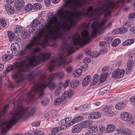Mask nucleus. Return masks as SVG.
Listing matches in <instances>:
<instances>
[{
  "instance_id": "nucleus-62",
  "label": "nucleus",
  "mask_w": 135,
  "mask_h": 135,
  "mask_svg": "<svg viewBox=\"0 0 135 135\" xmlns=\"http://www.w3.org/2000/svg\"><path fill=\"white\" fill-rule=\"evenodd\" d=\"M135 17V13H132L129 15V18H133Z\"/></svg>"
},
{
  "instance_id": "nucleus-50",
  "label": "nucleus",
  "mask_w": 135,
  "mask_h": 135,
  "mask_svg": "<svg viewBox=\"0 0 135 135\" xmlns=\"http://www.w3.org/2000/svg\"><path fill=\"white\" fill-rule=\"evenodd\" d=\"M49 103V100L48 99L44 100L41 102V105L43 106L47 105Z\"/></svg>"
},
{
  "instance_id": "nucleus-54",
  "label": "nucleus",
  "mask_w": 135,
  "mask_h": 135,
  "mask_svg": "<svg viewBox=\"0 0 135 135\" xmlns=\"http://www.w3.org/2000/svg\"><path fill=\"white\" fill-rule=\"evenodd\" d=\"M93 83H91V85H95L97 82L98 80V78H93Z\"/></svg>"
},
{
  "instance_id": "nucleus-7",
  "label": "nucleus",
  "mask_w": 135,
  "mask_h": 135,
  "mask_svg": "<svg viewBox=\"0 0 135 135\" xmlns=\"http://www.w3.org/2000/svg\"><path fill=\"white\" fill-rule=\"evenodd\" d=\"M60 58L57 60H52L49 63L48 67L50 71H52L55 66L56 62L60 66L64 67L65 65H68L71 62L68 61L67 59L62 54L60 55Z\"/></svg>"
},
{
  "instance_id": "nucleus-21",
  "label": "nucleus",
  "mask_w": 135,
  "mask_h": 135,
  "mask_svg": "<svg viewBox=\"0 0 135 135\" xmlns=\"http://www.w3.org/2000/svg\"><path fill=\"white\" fill-rule=\"evenodd\" d=\"M115 107L117 109L122 110L126 107V105L124 103L119 102L115 105Z\"/></svg>"
},
{
  "instance_id": "nucleus-59",
  "label": "nucleus",
  "mask_w": 135,
  "mask_h": 135,
  "mask_svg": "<svg viewBox=\"0 0 135 135\" xmlns=\"http://www.w3.org/2000/svg\"><path fill=\"white\" fill-rule=\"evenodd\" d=\"M127 31V29L123 27L120 29L119 32L121 33H125Z\"/></svg>"
},
{
  "instance_id": "nucleus-15",
  "label": "nucleus",
  "mask_w": 135,
  "mask_h": 135,
  "mask_svg": "<svg viewBox=\"0 0 135 135\" xmlns=\"http://www.w3.org/2000/svg\"><path fill=\"white\" fill-rule=\"evenodd\" d=\"M120 116V118L123 120L127 122L131 120L132 119L131 114L125 112H122Z\"/></svg>"
},
{
  "instance_id": "nucleus-39",
  "label": "nucleus",
  "mask_w": 135,
  "mask_h": 135,
  "mask_svg": "<svg viewBox=\"0 0 135 135\" xmlns=\"http://www.w3.org/2000/svg\"><path fill=\"white\" fill-rule=\"evenodd\" d=\"M32 8V5L31 4H27L25 7V10L29 11H30Z\"/></svg>"
},
{
  "instance_id": "nucleus-38",
  "label": "nucleus",
  "mask_w": 135,
  "mask_h": 135,
  "mask_svg": "<svg viewBox=\"0 0 135 135\" xmlns=\"http://www.w3.org/2000/svg\"><path fill=\"white\" fill-rule=\"evenodd\" d=\"M0 24L3 27H5L7 25L6 21L4 19H0Z\"/></svg>"
},
{
  "instance_id": "nucleus-17",
  "label": "nucleus",
  "mask_w": 135,
  "mask_h": 135,
  "mask_svg": "<svg viewBox=\"0 0 135 135\" xmlns=\"http://www.w3.org/2000/svg\"><path fill=\"white\" fill-rule=\"evenodd\" d=\"M14 6L16 8L23 7L25 4V2L23 0H15L14 2Z\"/></svg>"
},
{
  "instance_id": "nucleus-30",
  "label": "nucleus",
  "mask_w": 135,
  "mask_h": 135,
  "mask_svg": "<svg viewBox=\"0 0 135 135\" xmlns=\"http://www.w3.org/2000/svg\"><path fill=\"white\" fill-rule=\"evenodd\" d=\"M83 127H73L71 129V132L73 133H78L80 131Z\"/></svg>"
},
{
  "instance_id": "nucleus-51",
  "label": "nucleus",
  "mask_w": 135,
  "mask_h": 135,
  "mask_svg": "<svg viewBox=\"0 0 135 135\" xmlns=\"http://www.w3.org/2000/svg\"><path fill=\"white\" fill-rule=\"evenodd\" d=\"M124 133L126 135H129L131 134V131L130 130L126 128Z\"/></svg>"
},
{
  "instance_id": "nucleus-48",
  "label": "nucleus",
  "mask_w": 135,
  "mask_h": 135,
  "mask_svg": "<svg viewBox=\"0 0 135 135\" xmlns=\"http://www.w3.org/2000/svg\"><path fill=\"white\" fill-rule=\"evenodd\" d=\"M34 132V135H45L44 132L41 131H35Z\"/></svg>"
},
{
  "instance_id": "nucleus-6",
  "label": "nucleus",
  "mask_w": 135,
  "mask_h": 135,
  "mask_svg": "<svg viewBox=\"0 0 135 135\" xmlns=\"http://www.w3.org/2000/svg\"><path fill=\"white\" fill-rule=\"evenodd\" d=\"M107 22L106 20L101 21L100 23L97 21H95L91 25L92 28V35L93 36H96L98 33H100L105 28H109L112 25V23L109 22L107 25L104 26V25Z\"/></svg>"
},
{
  "instance_id": "nucleus-28",
  "label": "nucleus",
  "mask_w": 135,
  "mask_h": 135,
  "mask_svg": "<svg viewBox=\"0 0 135 135\" xmlns=\"http://www.w3.org/2000/svg\"><path fill=\"white\" fill-rule=\"evenodd\" d=\"M79 81L76 80H72L70 83V86L71 88H74L77 86L79 83Z\"/></svg>"
},
{
  "instance_id": "nucleus-24",
  "label": "nucleus",
  "mask_w": 135,
  "mask_h": 135,
  "mask_svg": "<svg viewBox=\"0 0 135 135\" xmlns=\"http://www.w3.org/2000/svg\"><path fill=\"white\" fill-rule=\"evenodd\" d=\"M21 36L23 38H26L30 36L27 30H23L21 32Z\"/></svg>"
},
{
  "instance_id": "nucleus-41",
  "label": "nucleus",
  "mask_w": 135,
  "mask_h": 135,
  "mask_svg": "<svg viewBox=\"0 0 135 135\" xmlns=\"http://www.w3.org/2000/svg\"><path fill=\"white\" fill-rule=\"evenodd\" d=\"M41 7V6L39 3H36L33 4V8L36 10L40 9Z\"/></svg>"
},
{
  "instance_id": "nucleus-42",
  "label": "nucleus",
  "mask_w": 135,
  "mask_h": 135,
  "mask_svg": "<svg viewBox=\"0 0 135 135\" xmlns=\"http://www.w3.org/2000/svg\"><path fill=\"white\" fill-rule=\"evenodd\" d=\"M6 128H4L1 131V134L3 135L6 133L8 131L11 127H6Z\"/></svg>"
},
{
  "instance_id": "nucleus-9",
  "label": "nucleus",
  "mask_w": 135,
  "mask_h": 135,
  "mask_svg": "<svg viewBox=\"0 0 135 135\" xmlns=\"http://www.w3.org/2000/svg\"><path fill=\"white\" fill-rule=\"evenodd\" d=\"M114 109V106L110 105L103 108L102 109V110L105 112L108 116L112 117L114 115L115 113V112L113 110Z\"/></svg>"
},
{
  "instance_id": "nucleus-12",
  "label": "nucleus",
  "mask_w": 135,
  "mask_h": 135,
  "mask_svg": "<svg viewBox=\"0 0 135 135\" xmlns=\"http://www.w3.org/2000/svg\"><path fill=\"white\" fill-rule=\"evenodd\" d=\"M11 48L12 53L16 55L18 53L20 47L17 43L15 42L11 44Z\"/></svg>"
},
{
  "instance_id": "nucleus-19",
  "label": "nucleus",
  "mask_w": 135,
  "mask_h": 135,
  "mask_svg": "<svg viewBox=\"0 0 135 135\" xmlns=\"http://www.w3.org/2000/svg\"><path fill=\"white\" fill-rule=\"evenodd\" d=\"M101 115V114L99 112H95L89 114V117L91 119H97L100 118Z\"/></svg>"
},
{
  "instance_id": "nucleus-37",
  "label": "nucleus",
  "mask_w": 135,
  "mask_h": 135,
  "mask_svg": "<svg viewBox=\"0 0 135 135\" xmlns=\"http://www.w3.org/2000/svg\"><path fill=\"white\" fill-rule=\"evenodd\" d=\"M113 39V38L111 37H106L105 38V43H107L108 44H110L111 43Z\"/></svg>"
},
{
  "instance_id": "nucleus-4",
  "label": "nucleus",
  "mask_w": 135,
  "mask_h": 135,
  "mask_svg": "<svg viewBox=\"0 0 135 135\" xmlns=\"http://www.w3.org/2000/svg\"><path fill=\"white\" fill-rule=\"evenodd\" d=\"M51 56L49 53L43 54L41 57L33 55L31 56L30 59V62L26 60H21L19 63L15 62L13 66L15 69L18 70L13 75L14 79L18 83H20L24 79L25 75L22 72L28 71L31 66H35L38 65L41 61H44L48 59Z\"/></svg>"
},
{
  "instance_id": "nucleus-47",
  "label": "nucleus",
  "mask_w": 135,
  "mask_h": 135,
  "mask_svg": "<svg viewBox=\"0 0 135 135\" xmlns=\"http://www.w3.org/2000/svg\"><path fill=\"white\" fill-rule=\"evenodd\" d=\"M40 122L39 121H35L32 122L31 125L33 127H36L40 126Z\"/></svg>"
},
{
  "instance_id": "nucleus-16",
  "label": "nucleus",
  "mask_w": 135,
  "mask_h": 135,
  "mask_svg": "<svg viewBox=\"0 0 135 135\" xmlns=\"http://www.w3.org/2000/svg\"><path fill=\"white\" fill-rule=\"evenodd\" d=\"M93 122L91 120H87L83 121L78 125L80 127H95V126L92 125Z\"/></svg>"
},
{
  "instance_id": "nucleus-3",
  "label": "nucleus",
  "mask_w": 135,
  "mask_h": 135,
  "mask_svg": "<svg viewBox=\"0 0 135 135\" xmlns=\"http://www.w3.org/2000/svg\"><path fill=\"white\" fill-rule=\"evenodd\" d=\"M36 95H37L36 93H34L32 89L25 96L21 94L17 101V108L13 109L11 112V117L13 119L7 122L1 120L0 127H2L5 125L6 126V127H12L21 118L25 119L27 115H32L35 114L36 110L35 107L23 108L22 105V102L23 101L26 102H30L34 99Z\"/></svg>"
},
{
  "instance_id": "nucleus-35",
  "label": "nucleus",
  "mask_w": 135,
  "mask_h": 135,
  "mask_svg": "<svg viewBox=\"0 0 135 135\" xmlns=\"http://www.w3.org/2000/svg\"><path fill=\"white\" fill-rule=\"evenodd\" d=\"M79 108L81 110H86L88 109V105L86 104L81 105L80 106Z\"/></svg>"
},
{
  "instance_id": "nucleus-31",
  "label": "nucleus",
  "mask_w": 135,
  "mask_h": 135,
  "mask_svg": "<svg viewBox=\"0 0 135 135\" xmlns=\"http://www.w3.org/2000/svg\"><path fill=\"white\" fill-rule=\"evenodd\" d=\"M120 40L118 38L114 40L112 44V46L113 47H116L120 42Z\"/></svg>"
},
{
  "instance_id": "nucleus-63",
  "label": "nucleus",
  "mask_w": 135,
  "mask_h": 135,
  "mask_svg": "<svg viewBox=\"0 0 135 135\" xmlns=\"http://www.w3.org/2000/svg\"><path fill=\"white\" fill-rule=\"evenodd\" d=\"M134 55V53L133 52H130L129 53V56L130 58H132Z\"/></svg>"
},
{
  "instance_id": "nucleus-33",
  "label": "nucleus",
  "mask_w": 135,
  "mask_h": 135,
  "mask_svg": "<svg viewBox=\"0 0 135 135\" xmlns=\"http://www.w3.org/2000/svg\"><path fill=\"white\" fill-rule=\"evenodd\" d=\"M22 29L21 26H16L15 27L14 29V32L15 33H20Z\"/></svg>"
},
{
  "instance_id": "nucleus-1",
  "label": "nucleus",
  "mask_w": 135,
  "mask_h": 135,
  "mask_svg": "<svg viewBox=\"0 0 135 135\" xmlns=\"http://www.w3.org/2000/svg\"><path fill=\"white\" fill-rule=\"evenodd\" d=\"M39 32L38 35L34 37L25 46L24 49L21 50L19 53L20 56L23 55L30 53L39 52L40 49L39 48L33 49V47L36 44L40 45L42 47H45L48 44V39L44 36L46 30L49 34H51L54 36V43L51 46H55L57 45L56 40L60 39L62 41L61 48L63 50L66 49L68 51L67 54L69 55L73 52V49L76 45V33L73 36L72 40L73 44H70L67 46V40L63 33L58 27L55 29L52 27L51 25L49 23L46 24L44 27L39 28Z\"/></svg>"
},
{
  "instance_id": "nucleus-34",
  "label": "nucleus",
  "mask_w": 135,
  "mask_h": 135,
  "mask_svg": "<svg viewBox=\"0 0 135 135\" xmlns=\"http://www.w3.org/2000/svg\"><path fill=\"white\" fill-rule=\"evenodd\" d=\"M84 118L83 116H77L73 119L74 120L75 123L78 122H79L82 120Z\"/></svg>"
},
{
  "instance_id": "nucleus-61",
  "label": "nucleus",
  "mask_w": 135,
  "mask_h": 135,
  "mask_svg": "<svg viewBox=\"0 0 135 135\" xmlns=\"http://www.w3.org/2000/svg\"><path fill=\"white\" fill-rule=\"evenodd\" d=\"M67 127H65V128H64V127H63V128H62V127H55L54 128H55V129H56V132H57L58 131H59L62 129H64L66 128Z\"/></svg>"
},
{
  "instance_id": "nucleus-25",
  "label": "nucleus",
  "mask_w": 135,
  "mask_h": 135,
  "mask_svg": "<svg viewBox=\"0 0 135 135\" xmlns=\"http://www.w3.org/2000/svg\"><path fill=\"white\" fill-rule=\"evenodd\" d=\"M98 129V127H88V135H95L94 134H91V133H94Z\"/></svg>"
},
{
  "instance_id": "nucleus-53",
  "label": "nucleus",
  "mask_w": 135,
  "mask_h": 135,
  "mask_svg": "<svg viewBox=\"0 0 135 135\" xmlns=\"http://www.w3.org/2000/svg\"><path fill=\"white\" fill-rule=\"evenodd\" d=\"M13 68V66L12 65H9L6 69L7 72H9L12 70Z\"/></svg>"
},
{
  "instance_id": "nucleus-40",
  "label": "nucleus",
  "mask_w": 135,
  "mask_h": 135,
  "mask_svg": "<svg viewBox=\"0 0 135 135\" xmlns=\"http://www.w3.org/2000/svg\"><path fill=\"white\" fill-rule=\"evenodd\" d=\"M126 128L124 127H119L116 129V131H118L120 133H124Z\"/></svg>"
},
{
  "instance_id": "nucleus-22",
  "label": "nucleus",
  "mask_w": 135,
  "mask_h": 135,
  "mask_svg": "<svg viewBox=\"0 0 135 135\" xmlns=\"http://www.w3.org/2000/svg\"><path fill=\"white\" fill-rule=\"evenodd\" d=\"M108 74V73L106 71L101 73L100 78V81L101 83H103L104 81L105 80L107 79V76Z\"/></svg>"
},
{
  "instance_id": "nucleus-56",
  "label": "nucleus",
  "mask_w": 135,
  "mask_h": 135,
  "mask_svg": "<svg viewBox=\"0 0 135 135\" xmlns=\"http://www.w3.org/2000/svg\"><path fill=\"white\" fill-rule=\"evenodd\" d=\"M73 70L72 67L71 66H68L66 69V71L68 73L70 72Z\"/></svg>"
},
{
  "instance_id": "nucleus-11",
  "label": "nucleus",
  "mask_w": 135,
  "mask_h": 135,
  "mask_svg": "<svg viewBox=\"0 0 135 135\" xmlns=\"http://www.w3.org/2000/svg\"><path fill=\"white\" fill-rule=\"evenodd\" d=\"M124 74L123 70L116 69L112 73V77L116 79L122 77Z\"/></svg>"
},
{
  "instance_id": "nucleus-45",
  "label": "nucleus",
  "mask_w": 135,
  "mask_h": 135,
  "mask_svg": "<svg viewBox=\"0 0 135 135\" xmlns=\"http://www.w3.org/2000/svg\"><path fill=\"white\" fill-rule=\"evenodd\" d=\"M61 86H59L58 88L54 92V94L56 96H57L59 94L60 91L62 88Z\"/></svg>"
},
{
  "instance_id": "nucleus-27",
  "label": "nucleus",
  "mask_w": 135,
  "mask_h": 135,
  "mask_svg": "<svg viewBox=\"0 0 135 135\" xmlns=\"http://www.w3.org/2000/svg\"><path fill=\"white\" fill-rule=\"evenodd\" d=\"M134 41V40L133 39H128L123 42L122 44L124 46L130 45L133 44Z\"/></svg>"
},
{
  "instance_id": "nucleus-23",
  "label": "nucleus",
  "mask_w": 135,
  "mask_h": 135,
  "mask_svg": "<svg viewBox=\"0 0 135 135\" xmlns=\"http://www.w3.org/2000/svg\"><path fill=\"white\" fill-rule=\"evenodd\" d=\"M127 69L129 70H131L134 66V61L133 60H129L127 62Z\"/></svg>"
},
{
  "instance_id": "nucleus-44",
  "label": "nucleus",
  "mask_w": 135,
  "mask_h": 135,
  "mask_svg": "<svg viewBox=\"0 0 135 135\" xmlns=\"http://www.w3.org/2000/svg\"><path fill=\"white\" fill-rule=\"evenodd\" d=\"M27 77L28 79L30 80H31L34 77V75L32 73H28L27 75Z\"/></svg>"
},
{
  "instance_id": "nucleus-5",
  "label": "nucleus",
  "mask_w": 135,
  "mask_h": 135,
  "mask_svg": "<svg viewBox=\"0 0 135 135\" xmlns=\"http://www.w3.org/2000/svg\"><path fill=\"white\" fill-rule=\"evenodd\" d=\"M40 82L42 83H38L35 84L32 89L34 93L37 94L38 97L41 98L44 96V89L48 86L50 90H53L56 86L55 83L54 82L51 81L52 80H49V77L47 79L46 76L42 74L41 76L40 79Z\"/></svg>"
},
{
  "instance_id": "nucleus-46",
  "label": "nucleus",
  "mask_w": 135,
  "mask_h": 135,
  "mask_svg": "<svg viewBox=\"0 0 135 135\" xmlns=\"http://www.w3.org/2000/svg\"><path fill=\"white\" fill-rule=\"evenodd\" d=\"M69 82V80H67L65 81L64 84H63L62 83H60V85L61 86L64 85V88H66L68 86V84Z\"/></svg>"
},
{
  "instance_id": "nucleus-10",
  "label": "nucleus",
  "mask_w": 135,
  "mask_h": 135,
  "mask_svg": "<svg viewBox=\"0 0 135 135\" xmlns=\"http://www.w3.org/2000/svg\"><path fill=\"white\" fill-rule=\"evenodd\" d=\"M71 96V95L69 94V92L65 91L62 94V96L61 97H58L55 99L54 101V104L56 105H59L62 101L65 100L68 97L70 98Z\"/></svg>"
},
{
  "instance_id": "nucleus-8",
  "label": "nucleus",
  "mask_w": 135,
  "mask_h": 135,
  "mask_svg": "<svg viewBox=\"0 0 135 135\" xmlns=\"http://www.w3.org/2000/svg\"><path fill=\"white\" fill-rule=\"evenodd\" d=\"M66 4L69 5L73 3L74 6L79 8L84 6L87 0H63Z\"/></svg>"
},
{
  "instance_id": "nucleus-57",
  "label": "nucleus",
  "mask_w": 135,
  "mask_h": 135,
  "mask_svg": "<svg viewBox=\"0 0 135 135\" xmlns=\"http://www.w3.org/2000/svg\"><path fill=\"white\" fill-rule=\"evenodd\" d=\"M7 60L8 61L12 59L13 57V55L11 54L7 55Z\"/></svg>"
},
{
  "instance_id": "nucleus-43",
  "label": "nucleus",
  "mask_w": 135,
  "mask_h": 135,
  "mask_svg": "<svg viewBox=\"0 0 135 135\" xmlns=\"http://www.w3.org/2000/svg\"><path fill=\"white\" fill-rule=\"evenodd\" d=\"M130 101L131 104L135 106V96H133L130 98Z\"/></svg>"
},
{
  "instance_id": "nucleus-64",
  "label": "nucleus",
  "mask_w": 135,
  "mask_h": 135,
  "mask_svg": "<svg viewBox=\"0 0 135 135\" xmlns=\"http://www.w3.org/2000/svg\"><path fill=\"white\" fill-rule=\"evenodd\" d=\"M130 31L132 33L135 34V27H131L130 29Z\"/></svg>"
},
{
  "instance_id": "nucleus-2",
  "label": "nucleus",
  "mask_w": 135,
  "mask_h": 135,
  "mask_svg": "<svg viewBox=\"0 0 135 135\" xmlns=\"http://www.w3.org/2000/svg\"><path fill=\"white\" fill-rule=\"evenodd\" d=\"M111 10L112 0H105L104 2L94 10L91 6H89L86 10V8H83L80 12H72L61 8L57 10L56 13L60 19L59 24L62 22V27L64 29L69 30L75 24L73 16L75 17L78 20L85 16L97 17L103 14L108 16L110 14Z\"/></svg>"
},
{
  "instance_id": "nucleus-29",
  "label": "nucleus",
  "mask_w": 135,
  "mask_h": 135,
  "mask_svg": "<svg viewBox=\"0 0 135 135\" xmlns=\"http://www.w3.org/2000/svg\"><path fill=\"white\" fill-rule=\"evenodd\" d=\"M8 35L10 41H12L15 39V35L13 32L8 31Z\"/></svg>"
},
{
  "instance_id": "nucleus-13",
  "label": "nucleus",
  "mask_w": 135,
  "mask_h": 135,
  "mask_svg": "<svg viewBox=\"0 0 135 135\" xmlns=\"http://www.w3.org/2000/svg\"><path fill=\"white\" fill-rule=\"evenodd\" d=\"M64 75L63 72H60L56 74H51L49 76V80H53L56 77H58L60 79H62L64 78Z\"/></svg>"
},
{
  "instance_id": "nucleus-18",
  "label": "nucleus",
  "mask_w": 135,
  "mask_h": 135,
  "mask_svg": "<svg viewBox=\"0 0 135 135\" xmlns=\"http://www.w3.org/2000/svg\"><path fill=\"white\" fill-rule=\"evenodd\" d=\"M4 8L7 13L9 15H11L14 13V10L12 7L9 4H6L4 6Z\"/></svg>"
},
{
  "instance_id": "nucleus-26",
  "label": "nucleus",
  "mask_w": 135,
  "mask_h": 135,
  "mask_svg": "<svg viewBox=\"0 0 135 135\" xmlns=\"http://www.w3.org/2000/svg\"><path fill=\"white\" fill-rule=\"evenodd\" d=\"M110 87V86L109 85H107L101 89L99 91V93L100 94H103L106 93L108 90H109Z\"/></svg>"
},
{
  "instance_id": "nucleus-49",
  "label": "nucleus",
  "mask_w": 135,
  "mask_h": 135,
  "mask_svg": "<svg viewBox=\"0 0 135 135\" xmlns=\"http://www.w3.org/2000/svg\"><path fill=\"white\" fill-rule=\"evenodd\" d=\"M75 123L74 120L73 119L70 122L66 124V127H69L71 126Z\"/></svg>"
},
{
  "instance_id": "nucleus-55",
  "label": "nucleus",
  "mask_w": 135,
  "mask_h": 135,
  "mask_svg": "<svg viewBox=\"0 0 135 135\" xmlns=\"http://www.w3.org/2000/svg\"><path fill=\"white\" fill-rule=\"evenodd\" d=\"M65 120V119H62L60 121V122L59 123V124L60 126H62L65 125L66 123V122Z\"/></svg>"
},
{
  "instance_id": "nucleus-52",
  "label": "nucleus",
  "mask_w": 135,
  "mask_h": 135,
  "mask_svg": "<svg viewBox=\"0 0 135 135\" xmlns=\"http://www.w3.org/2000/svg\"><path fill=\"white\" fill-rule=\"evenodd\" d=\"M125 27L126 28L130 27L131 26L132 24V22L128 21L126 22L125 23Z\"/></svg>"
},
{
  "instance_id": "nucleus-36",
  "label": "nucleus",
  "mask_w": 135,
  "mask_h": 135,
  "mask_svg": "<svg viewBox=\"0 0 135 135\" xmlns=\"http://www.w3.org/2000/svg\"><path fill=\"white\" fill-rule=\"evenodd\" d=\"M115 129V127H107L106 129V131L107 133H109L113 132Z\"/></svg>"
},
{
  "instance_id": "nucleus-20",
  "label": "nucleus",
  "mask_w": 135,
  "mask_h": 135,
  "mask_svg": "<svg viewBox=\"0 0 135 135\" xmlns=\"http://www.w3.org/2000/svg\"><path fill=\"white\" fill-rule=\"evenodd\" d=\"M91 79V77L90 75L86 76L84 79L82 83L83 86H86L90 82Z\"/></svg>"
},
{
  "instance_id": "nucleus-14",
  "label": "nucleus",
  "mask_w": 135,
  "mask_h": 135,
  "mask_svg": "<svg viewBox=\"0 0 135 135\" xmlns=\"http://www.w3.org/2000/svg\"><path fill=\"white\" fill-rule=\"evenodd\" d=\"M40 24L38 19H36L34 20L32 22L31 25H32V27H31L29 29V31L30 33H33V34H35L36 33V30L34 27H36L38 26V24Z\"/></svg>"
},
{
  "instance_id": "nucleus-60",
  "label": "nucleus",
  "mask_w": 135,
  "mask_h": 135,
  "mask_svg": "<svg viewBox=\"0 0 135 135\" xmlns=\"http://www.w3.org/2000/svg\"><path fill=\"white\" fill-rule=\"evenodd\" d=\"M56 130L55 128H54L51 131L50 135H55L56 134Z\"/></svg>"
},
{
  "instance_id": "nucleus-32",
  "label": "nucleus",
  "mask_w": 135,
  "mask_h": 135,
  "mask_svg": "<svg viewBox=\"0 0 135 135\" xmlns=\"http://www.w3.org/2000/svg\"><path fill=\"white\" fill-rule=\"evenodd\" d=\"M9 107V105L7 104L4 106L3 109L2 110V112H0V118L2 115L4 116L5 113L6 112V110L8 109Z\"/></svg>"
},
{
  "instance_id": "nucleus-58",
  "label": "nucleus",
  "mask_w": 135,
  "mask_h": 135,
  "mask_svg": "<svg viewBox=\"0 0 135 135\" xmlns=\"http://www.w3.org/2000/svg\"><path fill=\"white\" fill-rule=\"evenodd\" d=\"M75 72L80 75L82 72V70L81 69L79 68L78 69L76 70Z\"/></svg>"
}]
</instances>
